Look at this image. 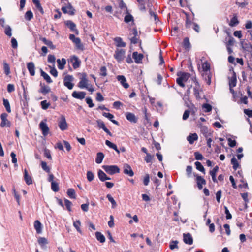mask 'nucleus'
Here are the masks:
<instances>
[{"label": "nucleus", "mask_w": 252, "mask_h": 252, "mask_svg": "<svg viewBox=\"0 0 252 252\" xmlns=\"http://www.w3.org/2000/svg\"><path fill=\"white\" fill-rule=\"evenodd\" d=\"M98 176L99 179V180L102 181L104 182L105 180H110L111 178L108 177L106 174L102 170H99L98 171Z\"/></svg>", "instance_id": "b1692460"}, {"label": "nucleus", "mask_w": 252, "mask_h": 252, "mask_svg": "<svg viewBox=\"0 0 252 252\" xmlns=\"http://www.w3.org/2000/svg\"><path fill=\"white\" fill-rule=\"evenodd\" d=\"M114 41L117 47H124L126 46V43L124 42L121 37H117L114 38Z\"/></svg>", "instance_id": "bb28decb"}, {"label": "nucleus", "mask_w": 252, "mask_h": 252, "mask_svg": "<svg viewBox=\"0 0 252 252\" xmlns=\"http://www.w3.org/2000/svg\"><path fill=\"white\" fill-rule=\"evenodd\" d=\"M65 25L72 31L76 32L78 34V31L76 28V25L71 21L68 20L65 22Z\"/></svg>", "instance_id": "cd10ccee"}, {"label": "nucleus", "mask_w": 252, "mask_h": 252, "mask_svg": "<svg viewBox=\"0 0 252 252\" xmlns=\"http://www.w3.org/2000/svg\"><path fill=\"white\" fill-rule=\"evenodd\" d=\"M125 116L126 119L131 123H136L137 122V118L133 113L131 112H126L125 114Z\"/></svg>", "instance_id": "4468645a"}, {"label": "nucleus", "mask_w": 252, "mask_h": 252, "mask_svg": "<svg viewBox=\"0 0 252 252\" xmlns=\"http://www.w3.org/2000/svg\"><path fill=\"white\" fill-rule=\"evenodd\" d=\"M49 68H50V73L55 77H57L58 76V71H57L56 69L55 68L54 65H53V66H49Z\"/></svg>", "instance_id": "603ef678"}, {"label": "nucleus", "mask_w": 252, "mask_h": 252, "mask_svg": "<svg viewBox=\"0 0 252 252\" xmlns=\"http://www.w3.org/2000/svg\"><path fill=\"white\" fill-rule=\"evenodd\" d=\"M4 28V33L5 34L9 36V37H11L12 36V29L10 27V26L9 25H7L5 26Z\"/></svg>", "instance_id": "a18cd8bd"}, {"label": "nucleus", "mask_w": 252, "mask_h": 252, "mask_svg": "<svg viewBox=\"0 0 252 252\" xmlns=\"http://www.w3.org/2000/svg\"><path fill=\"white\" fill-rule=\"evenodd\" d=\"M33 3L35 5L36 8L40 12V13L42 14H43V13H44L43 9L42 7V6L40 3L39 0L35 1L33 2Z\"/></svg>", "instance_id": "09e8293b"}, {"label": "nucleus", "mask_w": 252, "mask_h": 252, "mask_svg": "<svg viewBox=\"0 0 252 252\" xmlns=\"http://www.w3.org/2000/svg\"><path fill=\"white\" fill-rule=\"evenodd\" d=\"M193 23L194 22H192L191 19L189 18L188 15H186V27L187 28H191L193 26Z\"/></svg>", "instance_id": "58836bf2"}, {"label": "nucleus", "mask_w": 252, "mask_h": 252, "mask_svg": "<svg viewBox=\"0 0 252 252\" xmlns=\"http://www.w3.org/2000/svg\"><path fill=\"white\" fill-rule=\"evenodd\" d=\"M95 236L97 240L100 243H104L105 241V238L101 233L96 232L95 233Z\"/></svg>", "instance_id": "f704fd0d"}, {"label": "nucleus", "mask_w": 252, "mask_h": 252, "mask_svg": "<svg viewBox=\"0 0 252 252\" xmlns=\"http://www.w3.org/2000/svg\"><path fill=\"white\" fill-rule=\"evenodd\" d=\"M41 165L42 169L47 173L50 172V168L47 166L46 162L45 161H41Z\"/></svg>", "instance_id": "8fccbe9b"}, {"label": "nucleus", "mask_w": 252, "mask_h": 252, "mask_svg": "<svg viewBox=\"0 0 252 252\" xmlns=\"http://www.w3.org/2000/svg\"><path fill=\"white\" fill-rule=\"evenodd\" d=\"M64 203L66 209L68 211L70 212L71 211V206L72 205V203L69 200L65 199Z\"/></svg>", "instance_id": "052dcab7"}, {"label": "nucleus", "mask_w": 252, "mask_h": 252, "mask_svg": "<svg viewBox=\"0 0 252 252\" xmlns=\"http://www.w3.org/2000/svg\"><path fill=\"white\" fill-rule=\"evenodd\" d=\"M7 114L6 113H2L0 115V118L1 122L0 124V126L1 127H9L11 126L10 122L7 119Z\"/></svg>", "instance_id": "423d86ee"}, {"label": "nucleus", "mask_w": 252, "mask_h": 252, "mask_svg": "<svg viewBox=\"0 0 252 252\" xmlns=\"http://www.w3.org/2000/svg\"><path fill=\"white\" fill-rule=\"evenodd\" d=\"M126 51L122 49H117L115 51L114 57L115 59L120 63L125 57Z\"/></svg>", "instance_id": "39448f33"}, {"label": "nucleus", "mask_w": 252, "mask_h": 252, "mask_svg": "<svg viewBox=\"0 0 252 252\" xmlns=\"http://www.w3.org/2000/svg\"><path fill=\"white\" fill-rule=\"evenodd\" d=\"M239 22L238 20L237 16L235 15L233 18L230 20V22L229 24L231 27H234L239 24Z\"/></svg>", "instance_id": "c9c22d12"}, {"label": "nucleus", "mask_w": 252, "mask_h": 252, "mask_svg": "<svg viewBox=\"0 0 252 252\" xmlns=\"http://www.w3.org/2000/svg\"><path fill=\"white\" fill-rule=\"evenodd\" d=\"M3 105L4 106L7 112L8 113H10L11 112V110L9 101L6 99L4 98L3 99Z\"/></svg>", "instance_id": "79ce46f5"}, {"label": "nucleus", "mask_w": 252, "mask_h": 252, "mask_svg": "<svg viewBox=\"0 0 252 252\" xmlns=\"http://www.w3.org/2000/svg\"><path fill=\"white\" fill-rule=\"evenodd\" d=\"M119 7L121 9H124L125 11L127 12V8L126 4L123 2V1H121L119 3Z\"/></svg>", "instance_id": "774afa93"}, {"label": "nucleus", "mask_w": 252, "mask_h": 252, "mask_svg": "<svg viewBox=\"0 0 252 252\" xmlns=\"http://www.w3.org/2000/svg\"><path fill=\"white\" fill-rule=\"evenodd\" d=\"M124 173L130 177L134 175V172L131 167L127 164H125L124 166Z\"/></svg>", "instance_id": "6ab92c4d"}, {"label": "nucleus", "mask_w": 252, "mask_h": 252, "mask_svg": "<svg viewBox=\"0 0 252 252\" xmlns=\"http://www.w3.org/2000/svg\"><path fill=\"white\" fill-rule=\"evenodd\" d=\"M184 242L189 245H191L193 243V239L189 233L184 234Z\"/></svg>", "instance_id": "5701e85b"}, {"label": "nucleus", "mask_w": 252, "mask_h": 252, "mask_svg": "<svg viewBox=\"0 0 252 252\" xmlns=\"http://www.w3.org/2000/svg\"><path fill=\"white\" fill-rule=\"evenodd\" d=\"M195 165L196 166V169L198 170L205 173L204 168L200 162H199L198 161H196L195 162Z\"/></svg>", "instance_id": "de8ad7c7"}, {"label": "nucleus", "mask_w": 252, "mask_h": 252, "mask_svg": "<svg viewBox=\"0 0 252 252\" xmlns=\"http://www.w3.org/2000/svg\"><path fill=\"white\" fill-rule=\"evenodd\" d=\"M187 139L189 144H192L195 141L198 139V136L195 133L190 134L187 137Z\"/></svg>", "instance_id": "393cba45"}, {"label": "nucleus", "mask_w": 252, "mask_h": 252, "mask_svg": "<svg viewBox=\"0 0 252 252\" xmlns=\"http://www.w3.org/2000/svg\"><path fill=\"white\" fill-rule=\"evenodd\" d=\"M81 225V222L79 220H77L76 221L73 222V226L76 229L77 231L79 233H81V230L80 228Z\"/></svg>", "instance_id": "5fc2aeb1"}, {"label": "nucleus", "mask_w": 252, "mask_h": 252, "mask_svg": "<svg viewBox=\"0 0 252 252\" xmlns=\"http://www.w3.org/2000/svg\"><path fill=\"white\" fill-rule=\"evenodd\" d=\"M202 67L204 71H209L210 69V64L207 62H205L202 63Z\"/></svg>", "instance_id": "6e6d98bb"}, {"label": "nucleus", "mask_w": 252, "mask_h": 252, "mask_svg": "<svg viewBox=\"0 0 252 252\" xmlns=\"http://www.w3.org/2000/svg\"><path fill=\"white\" fill-rule=\"evenodd\" d=\"M104 157V155L103 154V153H102V152L98 153L97 154L96 158L95 159V162L97 164L101 163L103 161Z\"/></svg>", "instance_id": "473e14b6"}, {"label": "nucleus", "mask_w": 252, "mask_h": 252, "mask_svg": "<svg viewBox=\"0 0 252 252\" xmlns=\"http://www.w3.org/2000/svg\"><path fill=\"white\" fill-rule=\"evenodd\" d=\"M87 178L89 182L92 181L94 179V175L91 171H88L87 172Z\"/></svg>", "instance_id": "4d7b16f0"}, {"label": "nucleus", "mask_w": 252, "mask_h": 252, "mask_svg": "<svg viewBox=\"0 0 252 252\" xmlns=\"http://www.w3.org/2000/svg\"><path fill=\"white\" fill-rule=\"evenodd\" d=\"M96 122L99 128L102 129L107 134H108L110 136H112V133L109 131V130L108 128H107V127L105 126V124L102 120H98L96 121Z\"/></svg>", "instance_id": "f8f14e48"}, {"label": "nucleus", "mask_w": 252, "mask_h": 252, "mask_svg": "<svg viewBox=\"0 0 252 252\" xmlns=\"http://www.w3.org/2000/svg\"><path fill=\"white\" fill-rule=\"evenodd\" d=\"M178 241L177 240L172 241V242H171V243L170 244V246H169L170 249L173 250L174 249L178 248Z\"/></svg>", "instance_id": "bf43d9fd"}, {"label": "nucleus", "mask_w": 252, "mask_h": 252, "mask_svg": "<svg viewBox=\"0 0 252 252\" xmlns=\"http://www.w3.org/2000/svg\"><path fill=\"white\" fill-rule=\"evenodd\" d=\"M3 69L4 72L6 75H9L10 73L9 65L6 63H3Z\"/></svg>", "instance_id": "864d4df0"}, {"label": "nucleus", "mask_w": 252, "mask_h": 252, "mask_svg": "<svg viewBox=\"0 0 252 252\" xmlns=\"http://www.w3.org/2000/svg\"><path fill=\"white\" fill-rule=\"evenodd\" d=\"M228 145L231 147H234L236 145V141L235 140H232L230 138H228Z\"/></svg>", "instance_id": "0e129e2a"}, {"label": "nucleus", "mask_w": 252, "mask_h": 252, "mask_svg": "<svg viewBox=\"0 0 252 252\" xmlns=\"http://www.w3.org/2000/svg\"><path fill=\"white\" fill-rule=\"evenodd\" d=\"M237 79L236 76L235 72H233V76L230 78L229 85L230 88H233L236 85Z\"/></svg>", "instance_id": "c756f323"}, {"label": "nucleus", "mask_w": 252, "mask_h": 252, "mask_svg": "<svg viewBox=\"0 0 252 252\" xmlns=\"http://www.w3.org/2000/svg\"><path fill=\"white\" fill-rule=\"evenodd\" d=\"M201 130L206 138L210 137L211 135V133L208 131V129L206 126H202Z\"/></svg>", "instance_id": "49530a36"}, {"label": "nucleus", "mask_w": 252, "mask_h": 252, "mask_svg": "<svg viewBox=\"0 0 252 252\" xmlns=\"http://www.w3.org/2000/svg\"><path fill=\"white\" fill-rule=\"evenodd\" d=\"M102 168L106 173L110 175L120 172V169L117 165H103Z\"/></svg>", "instance_id": "20e7f679"}, {"label": "nucleus", "mask_w": 252, "mask_h": 252, "mask_svg": "<svg viewBox=\"0 0 252 252\" xmlns=\"http://www.w3.org/2000/svg\"><path fill=\"white\" fill-rule=\"evenodd\" d=\"M126 15L125 16V17L124 18V21L126 23H128L130 21H133L134 19H133V16L131 14H130L128 12V11L126 12Z\"/></svg>", "instance_id": "37998d69"}, {"label": "nucleus", "mask_w": 252, "mask_h": 252, "mask_svg": "<svg viewBox=\"0 0 252 252\" xmlns=\"http://www.w3.org/2000/svg\"><path fill=\"white\" fill-rule=\"evenodd\" d=\"M33 18V14L32 11L29 10L25 14V19L28 21L31 20Z\"/></svg>", "instance_id": "13d9d810"}, {"label": "nucleus", "mask_w": 252, "mask_h": 252, "mask_svg": "<svg viewBox=\"0 0 252 252\" xmlns=\"http://www.w3.org/2000/svg\"><path fill=\"white\" fill-rule=\"evenodd\" d=\"M231 163L233 166L234 170H236L239 167V164L235 157H233L231 160Z\"/></svg>", "instance_id": "4c0bfd02"}, {"label": "nucleus", "mask_w": 252, "mask_h": 252, "mask_svg": "<svg viewBox=\"0 0 252 252\" xmlns=\"http://www.w3.org/2000/svg\"><path fill=\"white\" fill-rule=\"evenodd\" d=\"M194 156L196 160H202L203 158L202 155L198 152L194 153Z\"/></svg>", "instance_id": "338daca9"}, {"label": "nucleus", "mask_w": 252, "mask_h": 252, "mask_svg": "<svg viewBox=\"0 0 252 252\" xmlns=\"http://www.w3.org/2000/svg\"><path fill=\"white\" fill-rule=\"evenodd\" d=\"M39 128L41 130L42 134L44 136L48 135L49 132V128L45 122L41 121L39 124Z\"/></svg>", "instance_id": "9d476101"}, {"label": "nucleus", "mask_w": 252, "mask_h": 252, "mask_svg": "<svg viewBox=\"0 0 252 252\" xmlns=\"http://www.w3.org/2000/svg\"><path fill=\"white\" fill-rule=\"evenodd\" d=\"M86 93L84 92L74 91L72 94V96L75 98L83 99L85 98Z\"/></svg>", "instance_id": "a211bd4d"}, {"label": "nucleus", "mask_w": 252, "mask_h": 252, "mask_svg": "<svg viewBox=\"0 0 252 252\" xmlns=\"http://www.w3.org/2000/svg\"><path fill=\"white\" fill-rule=\"evenodd\" d=\"M192 170V167L191 166H188L186 168L187 175L188 178L190 177L191 174Z\"/></svg>", "instance_id": "69168bd1"}, {"label": "nucleus", "mask_w": 252, "mask_h": 252, "mask_svg": "<svg viewBox=\"0 0 252 252\" xmlns=\"http://www.w3.org/2000/svg\"><path fill=\"white\" fill-rule=\"evenodd\" d=\"M78 87L81 89L86 88L91 92L94 91L93 86L89 83V80L87 78V74L85 73L82 74L80 81L78 83Z\"/></svg>", "instance_id": "f257e3e1"}, {"label": "nucleus", "mask_w": 252, "mask_h": 252, "mask_svg": "<svg viewBox=\"0 0 252 252\" xmlns=\"http://www.w3.org/2000/svg\"><path fill=\"white\" fill-rule=\"evenodd\" d=\"M41 75L43 77V78L47 81V83H50L52 82V80L51 79L49 75L45 72L42 69H41Z\"/></svg>", "instance_id": "72a5a7b5"}, {"label": "nucleus", "mask_w": 252, "mask_h": 252, "mask_svg": "<svg viewBox=\"0 0 252 252\" xmlns=\"http://www.w3.org/2000/svg\"><path fill=\"white\" fill-rule=\"evenodd\" d=\"M57 62L58 63V68L60 70L63 69L66 63V60L64 58H62V60L58 59Z\"/></svg>", "instance_id": "c85d7f7f"}, {"label": "nucleus", "mask_w": 252, "mask_h": 252, "mask_svg": "<svg viewBox=\"0 0 252 252\" xmlns=\"http://www.w3.org/2000/svg\"><path fill=\"white\" fill-rule=\"evenodd\" d=\"M51 189L54 192H57L59 190V184L55 182H52L51 183Z\"/></svg>", "instance_id": "3c124183"}, {"label": "nucleus", "mask_w": 252, "mask_h": 252, "mask_svg": "<svg viewBox=\"0 0 252 252\" xmlns=\"http://www.w3.org/2000/svg\"><path fill=\"white\" fill-rule=\"evenodd\" d=\"M133 58L136 63H142V60L144 57L142 54H138L137 52H134L132 55Z\"/></svg>", "instance_id": "ddd939ff"}, {"label": "nucleus", "mask_w": 252, "mask_h": 252, "mask_svg": "<svg viewBox=\"0 0 252 252\" xmlns=\"http://www.w3.org/2000/svg\"><path fill=\"white\" fill-rule=\"evenodd\" d=\"M183 45L186 49H189V48H190V44L189 42V38L188 37H186L184 38L183 42Z\"/></svg>", "instance_id": "a19ab883"}, {"label": "nucleus", "mask_w": 252, "mask_h": 252, "mask_svg": "<svg viewBox=\"0 0 252 252\" xmlns=\"http://www.w3.org/2000/svg\"><path fill=\"white\" fill-rule=\"evenodd\" d=\"M218 170L219 167L218 166H216L212 170H210L209 172V174L212 177L213 181L215 183L217 182V180L216 179V174Z\"/></svg>", "instance_id": "4be33fe9"}, {"label": "nucleus", "mask_w": 252, "mask_h": 252, "mask_svg": "<svg viewBox=\"0 0 252 252\" xmlns=\"http://www.w3.org/2000/svg\"><path fill=\"white\" fill-rule=\"evenodd\" d=\"M24 179L27 185H29L32 184V178L28 174V172L26 169L24 170Z\"/></svg>", "instance_id": "412c9836"}, {"label": "nucleus", "mask_w": 252, "mask_h": 252, "mask_svg": "<svg viewBox=\"0 0 252 252\" xmlns=\"http://www.w3.org/2000/svg\"><path fill=\"white\" fill-rule=\"evenodd\" d=\"M38 243L42 249L46 250L47 245L48 244L47 239L45 237H39L38 239Z\"/></svg>", "instance_id": "2eb2a0df"}, {"label": "nucleus", "mask_w": 252, "mask_h": 252, "mask_svg": "<svg viewBox=\"0 0 252 252\" xmlns=\"http://www.w3.org/2000/svg\"><path fill=\"white\" fill-rule=\"evenodd\" d=\"M73 78L72 76L67 75L64 78L63 83L64 85L68 89L71 90L73 87V84L71 82L73 81Z\"/></svg>", "instance_id": "0eeeda50"}, {"label": "nucleus", "mask_w": 252, "mask_h": 252, "mask_svg": "<svg viewBox=\"0 0 252 252\" xmlns=\"http://www.w3.org/2000/svg\"><path fill=\"white\" fill-rule=\"evenodd\" d=\"M41 106L43 109H47L50 106V103H48L47 100H43L41 102Z\"/></svg>", "instance_id": "e2e57ef3"}, {"label": "nucleus", "mask_w": 252, "mask_h": 252, "mask_svg": "<svg viewBox=\"0 0 252 252\" xmlns=\"http://www.w3.org/2000/svg\"><path fill=\"white\" fill-rule=\"evenodd\" d=\"M192 82L193 83V85H191V87H193V94L197 99L201 98L200 96V92L201 91V89L199 83L196 81L195 78H191Z\"/></svg>", "instance_id": "7ed1b4c3"}, {"label": "nucleus", "mask_w": 252, "mask_h": 252, "mask_svg": "<svg viewBox=\"0 0 252 252\" xmlns=\"http://www.w3.org/2000/svg\"><path fill=\"white\" fill-rule=\"evenodd\" d=\"M56 61V58L54 55H49L48 56V62L50 63H52L55 65Z\"/></svg>", "instance_id": "680f3d73"}, {"label": "nucleus", "mask_w": 252, "mask_h": 252, "mask_svg": "<svg viewBox=\"0 0 252 252\" xmlns=\"http://www.w3.org/2000/svg\"><path fill=\"white\" fill-rule=\"evenodd\" d=\"M67 194L70 198L75 199L76 194L74 189L69 188L67 189Z\"/></svg>", "instance_id": "ea45409f"}, {"label": "nucleus", "mask_w": 252, "mask_h": 252, "mask_svg": "<svg viewBox=\"0 0 252 252\" xmlns=\"http://www.w3.org/2000/svg\"><path fill=\"white\" fill-rule=\"evenodd\" d=\"M34 227L37 233L40 234L42 232V224L38 220H36L34 222Z\"/></svg>", "instance_id": "a878e982"}, {"label": "nucleus", "mask_w": 252, "mask_h": 252, "mask_svg": "<svg viewBox=\"0 0 252 252\" xmlns=\"http://www.w3.org/2000/svg\"><path fill=\"white\" fill-rule=\"evenodd\" d=\"M27 69L29 71V73L30 75L32 76H33L35 75V65L34 63L32 62H29L27 63Z\"/></svg>", "instance_id": "f3484780"}, {"label": "nucleus", "mask_w": 252, "mask_h": 252, "mask_svg": "<svg viewBox=\"0 0 252 252\" xmlns=\"http://www.w3.org/2000/svg\"><path fill=\"white\" fill-rule=\"evenodd\" d=\"M196 183L198 189L201 190L203 189V185L206 184V180L201 176L196 175Z\"/></svg>", "instance_id": "9b49d317"}, {"label": "nucleus", "mask_w": 252, "mask_h": 252, "mask_svg": "<svg viewBox=\"0 0 252 252\" xmlns=\"http://www.w3.org/2000/svg\"><path fill=\"white\" fill-rule=\"evenodd\" d=\"M75 45L76 47L78 49L83 50L84 47L83 44L81 43V40L79 38H77L74 42H73Z\"/></svg>", "instance_id": "e433bc0d"}, {"label": "nucleus", "mask_w": 252, "mask_h": 252, "mask_svg": "<svg viewBox=\"0 0 252 252\" xmlns=\"http://www.w3.org/2000/svg\"><path fill=\"white\" fill-rule=\"evenodd\" d=\"M178 77L176 79L177 83L181 87H184V82H186L190 78V74L188 73L178 72L177 74Z\"/></svg>", "instance_id": "f03ea898"}, {"label": "nucleus", "mask_w": 252, "mask_h": 252, "mask_svg": "<svg viewBox=\"0 0 252 252\" xmlns=\"http://www.w3.org/2000/svg\"><path fill=\"white\" fill-rule=\"evenodd\" d=\"M71 62L72 63V66L74 69L79 67L80 64V61L77 57L74 56L70 59Z\"/></svg>", "instance_id": "aec40b11"}, {"label": "nucleus", "mask_w": 252, "mask_h": 252, "mask_svg": "<svg viewBox=\"0 0 252 252\" xmlns=\"http://www.w3.org/2000/svg\"><path fill=\"white\" fill-rule=\"evenodd\" d=\"M58 126L60 129L62 131L65 130L67 128V124L66 122L65 118L63 115L61 116V119L59 122Z\"/></svg>", "instance_id": "1a4fd4ad"}, {"label": "nucleus", "mask_w": 252, "mask_h": 252, "mask_svg": "<svg viewBox=\"0 0 252 252\" xmlns=\"http://www.w3.org/2000/svg\"><path fill=\"white\" fill-rule=\"evenodd\" d=\"M105 144L107 146L114 149L118 154L120 153V150L117 148V145L109 140H106Z\"/></svg>", "instance_id": "7c9ffc66"}, {"label": "nucleus", "mask_w": 252, "mask_h": 252, "mask_svg": "<svg viewBox=\"0 0 252 252\" xmlns=\"http://www.w3.org/2000/svg\"><path fill=\"white\" fill-rule=\"evenodd\" d=\"M117 80L120 82L121 85L125 88L127 89L129 87L128 84L126 82V77L123 75H118L117 77Z\"/></svg>", "instance_id": "dca6fc26"}, {"label": "nucleus", "mask_w": 252, "mask_h": 252, "mask_svg": "<svg viewBox=\"0 0 252 252\" xmlns=\"http://www.w3.org/2000/svg\"><path fill=\"white\" fill-rule=\"evenodd\" d=\"M106 197L107 198L108 200L111 203L112 208H116V207L117 206V203H116L115 200H114V199L112 197V196L110 194H108L107 195Z\"/></svg>", "instance_id": "c03bdc74"}, {"label": "nucleus", "mask_w": 252, "mask_h": 252, "mask_svg": "<svg viewBox=\"0 0 252 252\" xmlns=\"http://www.w3.org/2000/svg\"><path fill=\"white\" fill-rule=\"evenodd\" d=\"M62 11L65 14H68L70 15L74 14V9L70 3H68L66 6L62 7Z\"/></svg>", "instance_id": "6e6552de"}, {"label": "nucleus", "mask_w": 252, "mask_h": 252, "mask_svg": "<svg viewBox=\"0 0 252 252\" xmlns=\"http://www.w3.org/2000/svg\"><path fill=\"white\" fill-rule=\"evenodd\" d=\"M40 85L41 88L39 90V93L45 94L50 92L51 90L49 87L45 85H42L41 84Z\"/></svg>", "instance_id": "2f4dec72"}]
</instances>
